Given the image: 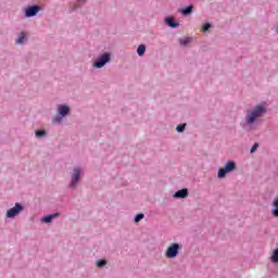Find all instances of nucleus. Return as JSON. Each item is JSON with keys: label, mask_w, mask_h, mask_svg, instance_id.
Wrapping results in <instances>:
<instances>
[{"label": "nucleus", "mask_w": 278, "mask_h": 278, "mask_svg": "<svg viewBox=\"0 0 278 278\" xmlns=\"http://www.w3.org/2000/svg\"><path fill=\"white\" fill-rule=\"evenodd\" d=\"M266 112V108L263 105H256L252 111H248V114L245 116V123L247 125H253L257 118H262L264 116V113Z\"/></svg>", "instance_id": "1"}, {"label": "nucleus", "mask_w": 278, "mask_h": 278, "mask_svg": "<svg viewBox=\"0 0 278 278\" xmlns=\"http://www.w3.org/2000/svg\"><path fill=\"white\" fill-rule=\"evenodd\" d=\"M233 170H236V163L233 161H229L224 168L218 170V178L223 179V177H226L227 173H231Z\"/></svg>", "instance_id": "2"}, {"label": "nucleus", "mask_w": 278, "mask_h": 278, "mask_svg": "<svg viewBox=\"0 0 278 278\" xmlns=\"http://www.w3.org/2000/svg\"><path fill=\"white\" fill-rule=\"evenodd\" d=\"M179 249L180 247L178 245V243H173L172 245H169L165 252V256L168 260H173L175 257H177V255H179Z\"/></svg>", "instance_id": "3"}, {"label": "nucleus", "mask_w": 278, "mask_h": 278, "mask_svg": "<svg viewBox=\"0 0 278 278\" xmlns=\"http://www.w3.org/2000/svg\"><path fill=\"white\" fill-rule=\"evenodd\" d=\"M23 210L25 208L21 203H15V206L7 212V218H14V216H18L20 212H23Z\"/></svg>", "instance_id": "4"}, {"label": "nucleus", "mask_w": 278, "mask_h": 278, "mask_svg": "<svg viewBox=\"0 0 278 278\" xmlns=\"http://www.w3.org/2000/svg\"><path fill=\"white\" fill-rule=\"evenodd\" d=\"M110 62V53L102 54L93 64L94 68H103Z\"/></svg>", "instance_id": "5"}, {"label": "nucleus", "mask_w": 278, "mask_h": 278, "mask_svg": "<svg viewBox=\"0 0 278 278\" xmlns=\"http://www.w3.org/2000/svg\"><path fill=\"white\" fill-rule=\"evenodd\" d=\"M38 12H40V7H29L28 9H26L25 16L27 18H31V16H36Z\"/></svg>", "instance_id": "6"}, {"label": "nucleus", "mask_w": 278, "mask_h": 278, "mask_svg": "<svg viewBox=\"0 0 278 278\" xmlns=\"http://www.w3.org/2000/svg\"><path fill=\"white\" fill-rule=\"evenodd\" d=\"M81 177V170L79 168H74V173L72 175V187L77 186V181H79Z\"/></svg>", "instance_id": "7"}, {"label": "nucleus", "mask_w": 278, "mask_h": 278, "mask_svg": "<svg viewBox=\"0 0 278 278\" xmlns=\"http://www.w3.org/2000/svg\"><path fill=\"white\" fill-rule=\"evenodd\" d=\"M186 197H188V189L178 190L174 194V199H186Z\"/></svg>", "instance_id": "8"}, {"label": "nucleus", "mask_w": 278, "mask_h": 278, "mask_svg": "<svg viewBox=\"0 0 278 278\" xmlns=\"http://www.w3.org/2000/svg\"><path fill=\"white\" fill-rule=\"evenodd\" d=\"M58 110H59V114L61 116H66V114H68V112H70V109L66 105H59Z\"/></svg>", "instance_id": "9"}, {"label": "nucleus", "mask_w": 278, "mask_h": 278, "mask_svg": "<svg viewBox=\"0 0 278 278\" xmlns=\"http://www.w3.org/2000/svg\"><path fill=\"white\" fill-rule=\"evenodd\" d=\"M273 205L275 208L273 210L271 214L275 216V218H278V197L274 200Z\"/></svg>", "instance_id": "10"}, {"label": "nucleus", "mask_w": 278, "mask_h": 278, "mask_svg": "<svg viewBox=\"0 0 278 278\" xmlns=\"http://www.w3.org/2000/svg\"><path fill=\"white\" fill-rule=\"evenodd\" d=\"M56 216H60V214L54 213L52 215H48L46 217L42 218L43 223H51V220H53V218H55Z\"/></svg>", "instance_id": "11"}, {"label": "nucleus", "mask_w": 278, "mask_h": 278, "mask_svg": "<svg viewBox=\"0 0 278 278\" xmlns=\"http://www.w3.org/2000/svg\"><path fill=\"white\" fill-rule=\"evenodd\" d=\"M270 260H271L273 264H278V248L276 250H274Z\"/></svg>", "instance_id": "12"}, {"label": "nucleus", "mask_w": 278, "mask_h": 278, "mask_svg": "<svg viewBox=\"0 0 278 278\" xmlns=\"http://www.w3.org/2000/svg\"><path fill=\"white\" fill-rule=\"evenodd\" d=\"M165 21H166V24H167L169 27H173V28L179 27V24H178V23H175V22L173 21V18H166Z\"/></svg>", "instance_id": "13"}, {"label": "nucleus", "mask_w": 278, "mask_h": 278, "mask_svg": "<svg viewBox=\"0 0 278 278\" xmlns=\"http://www.w3.org/2000/svg\"><path fill=\"white\" fill-rule=\"evenodd\" d=\"M144 51H147V47L144 45H140L138 48H137V53L138 55H144Z\"/></svg>", "instance_id": "14"}, {"label": "nucleus", "mask_w": 278, "mask_h": 278, "mask_svg": "<svg viewBox=\"0 0 278 278\" xmlns=\"http://www.w3.org/2000/svg\"><path fill=\"white\" fill-rule=\"evenodd\" d=\"M181 14H184V16H188V14H192V7H187L185 9H182Z\"/></svg>", "instance_id": "15"}, {"label": "nucleus", "mask_w": 278, "mask_h": 278, "mask_svg": "<svg viewBox=\"0 0 278 278\" xmlns=\"http://www.w3.org/2000/svg\"><path fill=\"white\" fill-rule=\"evenodd\" d=\"M25 33L22 31L16 40L17 45H23V42H25Z\"/></svg>", "instance_id": "16"}, {"label": "nucleus", "mask_w": 278, "mask_h": 278, "mask_svg": "<svg viewBox=\"0 0 278 278\" xmlns=\"http://www.w3.org/2000/svg\"><path fill=\"white\" fill-rule=\"evenodd\" d=\"M42 136H47V131H45V130H37L36 131V137L37 138H42Z\"/></svg>", "instance_id": "17"}, {"label": "nucleus", "mask_w": 278, "mask_h": 278, "mask_svg": "<svg viewBox=\"0 0 278 278\" xmlns=\"http://www.w3.org/2000/svg\"><path fill=\"white\" fill-rule=\"evenodd\" d=\"M142 218H144V214L140 213V214L136 215L135 223H140V220H142Z\"/></svg>", "instance_id": "18"}, {"label": "nucleus", "mask_w": 278, "mask_h": 278, "mask_svg": "<svg viewBox=\"0 0 278 278\" xmlns=\"http://www.w3.org/2000/svg\"><path fill=\"white\" fill-rule=\"evenodd\" d=\"M185 129H186V124H182L176 127V130L178 131V134H181L182 131H185Z\"/></svg>", "instance_id": "19"}, {"label": "nucleus", "mask_w": 278, "mask_h": 278, "mask_svg": "<svg viewBox=\"0 0 278 278\" xmlns=\"http://www.w3.org/2000/svg\"><path fill=\"white\" fill-rule=\"evenodd\" d=\"M105 264H106V262H105L104 260H100V261L97 262V266H98L99 268L105 266Z\"/></svg>", "instance_id": "20"}, {"label": "nucleus", "mask_w": 278, "mask_h": 278, "mask_svg": "<svg viewBox=\"0 0 278 278\" xmlns=\"http://www.w3.org/2000/svg\"><path fill=\"white\" fill-rule=\"evenodd\" d=\"M212 27V24L206 23L204 24V26L202 27V31H207V29H210Z\"/></svg>", "instance_id": "21"}, {"label": "nucleus", "mask_w": 278, "mask_h": 278, "mask_svg": "<svg viewBox=\"0 0 278 278\" xmlns=\"http://www.w3.org/2000/svg\"><path fill=\"white\" fill-rule=\"evenodd\" d=\"M257 147H260V144L258 143H254V146L250 150V153H255V151H257Z\"/></svg>", "instance_id": "22"}, {"label": "nucleus", "mask_w": 278, "mask_h": 278, "mask_svg": "<svg viewBox=\"0 0 278 278\" xmlns=\"http://www.w3.org/2000/svg\"><path fill=\"white\" fill-rule=\"evenodd\" d=\"M180 42H181V45H186V42H188V41H186V40H181Z\"/></svg>", "instance_id": "23"}]
</instances>
